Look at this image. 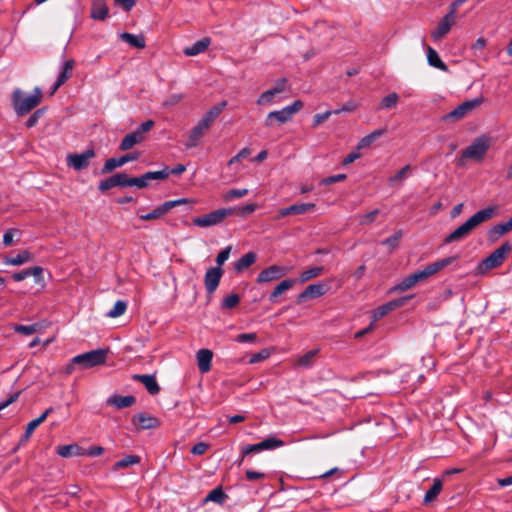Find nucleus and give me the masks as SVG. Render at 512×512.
Returning a JSON list of instances; mask_svg holds the SVG:
<instances>
[{"label": "nucleus", "mask_w": 512, "mask_h": 512, "mask_svg": "<svg viewBox=\"0 0 512 512\" xmlns=\"http://www.w3.org/2000/svg\"><path fill=\"white\" fill-rule=\"evenodd\" d=\"M288 273V268L279 265H271L265 269H263L256 278V282L267 283L273 280L280 279L284 277Z\"/></svg>", "instance_id": "14"}, {"label": "nucleus", "mask_w": 512, "mask_h": 512, "mask_svg": "<svg viewBox=\"0 0 512 512\" xmlns=\"http://www.w3.org/2000/svg\"><path fill=\"white\" fill-rule=\"evenodd\" d=\"M427 61L430 66L440 69L441 71L447 72L448 66L440 59L437 51L432 47L428 46L426 49Z\"/></svg>", "instance_id": "34"}, {"label": "nucleus", "mask_w": 512, "mask_h": 512, "mask_svg": "<svg viewBox=\"0 0 512 512\" xmlns=\"http://www.w3.org/2000/svg\"><path fill=\"white\" fill-rule=\"evenodd\" d=\"M410 168H411L410 165L404 166L394 176L389 178V184L392 185L396 181L403 180L407 176V173L410 170Z\"/></svg>", "instance_id": "58"}, {"label": "nucleus", "mask_w": 512, "mask_h": 512, "mask_svg": "<svg viewBox=\"0 0 512 512\" xmlns=\"http://www.w3.org/2000/svg\"><path fill=\"white\" fill-rule=\"evenodd\" d=\"M57 454L64 458L79 456L84 455V449L78 444L61 445L57 447Z\"/></svg>", "instance_id": "33"}, {"label": "nucleus", "mask_w": 512, "mask_h": 512, "mask_svg": "<svg viewBox=\"0 0 512 512\" xmlns=\"http://www.w3.org/2000/svg\"><path fill=\"white\" fill-rule=\"evenodd\" d=\"M145 137H140L139 133L132 131L126 134L120 142L119 150L120 151H128L133 148L135 145L143 142Z\"/></svg>", "instance_id": "27"}, {"label": "nucleus", "mask_w": 512, "mask_h": 512, "mask_svg": "<svg viewBox=\"0 0 512 512\" xmlns=\"http://www.w3.org/2000/svg\"><path fill=\"white\" fill-rule=\"evenodd\" d=\"M399 96L397 93L393 92L385 96L381 101V108L383 109H392L398 103Z\"/></svg>", "instance_id": "47"}, {"label": "nucleus", "mask_w": 512, "mask_h": 512, "mask_svg": "<svg viewBox=\"0 0 512 512\" xmlns=\"http://www.w3.org/2000/svg\"><path fill=\"white\" fill-rule=\"evenodd\" d=\"M52 411L53 408L50 407L46 409L38 418L30 421L27 424L26 430L21 438V442L27 441L32 436L34 430L46 420V418Z\"/></svg>", "instance_id": "24"}, {"label": "nucleus", "mask_w": 512, "mask_h": 512, "mask_svg": "<svg viewBox=\"0 0 512 512\" xmlns=\"http://www.w3.org/2000/svg\"><path fill=\"white\" fill-rule=\"evenodd\" d=\"M209 129L210 127L200 120L197 123V125L191 130L186 146L188 148L197 146L200 139L205 135V133Z\"/></svg>", "instance_id": "21"}, {"label": "nucleus", "mask_w": 512, "mask_h": 512, "mask_svg": "<svg viewBox=\"0 0 512 512\" xmlns=\"http://www.w3.org/2000/svg\"><path fill=\"white\" fill-rule=\"evenodd\" d=\"M385 132V129H377L362 137L358 142L357 149L360 150L370 146L374 141L384 135Z\"/></svg>", "instance_id": "36"}, {"label": "nucleus", "mask_w": 512, "mask_h": 512, "mask_svg": "<svg viewBox=\"0 0 512 512\" xmlns=\"http://www.w3.org/2000/svg\"><path fill=\"white\" fill-rule=\"evenodd\" d=\"M231 250H232V246L229 245L227 247H225L224 249H222L218 255L216 256V264L217 266L216 267H221L230 257V253H231Z\"/></svg>", "instance_id": "51"}, {"label": "nucleus", "mask_w": 512, "mask_h": 512, "mask_svg": "<svg viewBox=\"0 0 512 512\" xmlns=\"http://www.w3.org/2000/svg\"><path fill=\"white\" fill-rule=\"evenodd\" d=\"M116 186L129 187V176L125 173L114 174Z\"/></svg>", "instance_id": "59"}, {"label": "nucleus", "mask_w": 512, "mask_h": 512, "mask_svg": "<svg viewBox=\"0 0 512 512\" xmlns=\"http://www.w3.org/2000/svg\"><path fill=\"white\" fill-rule=\"evenodd\" d=\"M284 442L281 439L269 437L256 444H248L242 447V459L251 453H260L264 450H273L282 447Z\"/></svg>", "instance_id": "10"}, {"label": "nucleus", "mask_w": 512, "mask_h": 512, "mask_svg": "<svg viewBox=\"0 0 512 512\" xmlns=\"http://www.w3.org/2000/svg\"><path fill=\"white\" fill-rule=\"evenodd\" d=\"M235 212L234 208H221L208 214L193 219V224L198 227H211L218 225Z\"/></svg>", "instance_id": "6"}, {"label": "nucleus", "mask_w": 512, "mask_h": 512, "mask_svg": "<svg viewBox=\"0 0 512 512\" xmlns=\"http://www.w3.org/2000/svg\"><path fill=\"white\" fill-rule=\"evenodd\" d=\"M303 107V103L300 100H295L291 105H288L281 110L271 111L268 113L265 119L266 127H273L274 122L278 124H284L289 122L293 115L300 111Z\"/></svg>", "instance_id": "3"}, {"label": "nucleus", "mask_w": 512, "mask_h": 512, "mask_svg": "<svg viewBox=\"0 0 512 512\" xmlns=\"http://www.w3.org/2000/svg\"><path fill=\"white\" fill-rule=\"evenodd\" d=\"M74 61L72 59L63 63L61 71L57 77L58 85H63L72 75Z\"/></svg>", "instance_id": "39"}, {"label": "nucleus", "mask_w": 512, "mask_h": 512, "mask_svg": "<svg viewBox=\"0 0 512 512\" xmlns=\"http://www.w3.org/2000/svg\"><path fill=\"white\" fill-rule=\"evenodd\" d=\"M346 177H347L346 174H337V175L329 176V177L324 178L321 181V184L330 185V184H333L336 182L343 181L346 179Z\"/></svg>", "instance_id": "63"}, {"label": "nucleus", "mask_w": 512, "mask_h": 512, "mask_svg": "<svg viewBox=\"0 0 512 512\" xmlns=\"http://www.w3.org/2000/svg\"><path fill=\"white\" fill-rule=\"evenodd\" d=\"M127 309V302L118 300L114 304L113 308L107 312V316L110 318H117L125 313Z\"/></svg>", "instance_id": "43"}, {"label": "nucleus", "mask_w": 512, "mask_h": 512, "mask_svg": "<svg viewBox=\"0 0 512 512\" xmlns=\"http://www.w3.org/2000/svg\"><path fill=\"white\" fill-rule=\"evenodd\" d=\"M458 259V256H450L443 259H440L436 262L428 264L424 269L418 270L413 274H410L414 284L423 282L428 279L430 276L436 274L440 270L444 269L448 265L454 263Z\"/></svg>", "instance_id": "5"}, {"label": "nucleus", "mask_w": 512, "mask_h": 512, "mask_svg": "<svg viewBox=\"0 0 512 512\" xmlns=\"http://www.w3.org/2000/svg\"><path fill=\"white\" fill-rule=\"evenodd\" d=\"M20 235V232L16 229H8L3 236V244L5 246H10L13 243L14 235Z\"/></svg>", "instance_id": "62"}, {"label": "nucleus", "mask_w": 512, "mask_h": 512, "mask_svg": "<svg viewBox=\"0 0 512 512\" xmlns=\"http://www.w3.org/2000/svg\"><path fill=\"white\" fill-rule=\"evenodd\" d=\"M210 44L211 39L209 37H204L193 43L191 46L185 47L183 53L186 56H196L205 52Z\"/></svg>", "instance_id": "23"}, {"label": "nucleus", "mask_w": 512, "mask_h": 512, "mask_svg": "<svg viewBox=\"0 0 512 512\" xmlns=\"http://www.w3.org/2000/svg\"><path fill=\"white\" fill-rule=\"evenodd\" d=\"M154 126L153 120H147L143 122L136 130V133L140 134V137H145V133H147Z\"/></svg>", "instance_id": "61"}, {"label": "nucleus", "mask_w": 512, "mask_h": 512, "mask_svg": "<svg viewBox=\"0 0 512 512\" xmlns=\"http://www.w3.org/2000/svg\"><path fill=\"white\" fill-rule=\"evenodd\" d=\"M144 175V179L147 182V186L149 185V182L152 180H164L169 177V167H164L160 171H149L146 172Z\"/></svg>", "instance_id": "40"}, {"label": "nucleus", "mask_w": 512, "mask_h": 512, "mask_svg": "<svg viewBox=\"0 0 512 512\" xmlns=\"http://www.w3.org/2000/svg\"><path fill=\"white\" fill-rule=\"evenodd\" d=\"M228 499V495L225 494L222 487H216L215 489L211 490L207 496L205 497V502L211 501L218 504H224L225 501Z\"/></svg>", "instance_id": "37"}, {"label": "nucleus", "mask_w": 512, "mask_h": 512, "mask_svg": "<svg viewBox=\"0 0 512 512\" xmlns=\"http://www.w3.org/2000/svg\"><path fill=\"white\" fill-rule=\"evenodd\" d=\"M414 286L415 284L413 282L411 275H408L407 277L403 278L398 284L393 286L390 292H404L411 289Z\"/></svg>", "instance_id": "44"}, {"label": "nucleus", "mask_w": 512, "mask_h": 512, "mask_svg": "<svg viewBox=\"0 0 512 512\" xmlns=\"http://www.w3.org/2000/svg\"><path fill=\"white\" fill-rule=\"evenodd\" d=\"M189 202H190V200L186 199V198L166 201V202L162 203L161 205H159L158 207H156L155 209H153L151 212H149L147 214L140 215V219H142V220L158 219V218L162 217L163 215H165L172 208L182 205V204H187Z\"/></svg>", "instance_id": "12"}, {"label": "nucleus", "mask_w": 512, "mask_h": 512, "mask_svg": "<svg viewBox=\"0 0 512 512\" xmlns=\"http://www.w3.org/2000/svg\"><path fill=\"white\" fill-rule=\"evenodd\" d=\"M96 155L93 148H89L82 153H70L66 157V163L68 167L73 168L76 171L86 169L90 165V160Z\"/></svg>", "instance_id": "9"}, {"label": "nucleus", "mask_w": 512, "mask_h": 512, "mask_svg": "<svg viewBox=\"0 0 512 512\" xmlns=\"http://www.w3.org/2000/svg\"><path fill=\"white\" fill-rule=\"evenodd\" d=\"M227 101L223 100L220 103L212 106L200 119L202 122H204L206 125L211 127L212 123L215 119L219 117V115L222 113V111L226 108Z\"/></svg>", "instance_id": "25"}, {"label": "nucleus", "mask_w": 512, "mask_h": 512, "mask_svg": "<svg viewBox=\"0 0 512 512\" xmlns=\"http://www.w3.org/2000/svg\"><path fill=\"white\" fill-rule=\"evenodd\" d=\"M108 349L91 350L73 357V363L81 366L83 369H90L104 364L107 360Z\"/></svg>", "instance_id": "4"}, {"label": "nucleus", "mask_w": 512, "mask_h": 512, "mask_svg": "<svg viewBox=\"0 0 512 512\" xmlns=\"http://www.w3.org/2000/svg\"><path fill=\"white\" fill-rule=\"evenodd\" d=\"M43 93L40 87H35L31 95H26L21 89L12 92L11 103L18 117L25 116L42 101Z\"/></svg>", "instance_id": "2"}, {"label": "nucleus", "mask_w": 512, "mask_h": 512, "mask_svg": "<svg viewBox=\"0 0 512 512\" xmlns=\"http://www.w3.org/2000/svg\"><path fill=\"white\" fill-rule=\"evenodd\" d=\"M402 235V230H397L392 236L383 240L381 244L389 246L391 249H395L398 246L399 240L402 237Z\"/></svg>", "instance_id": "49"}, {"label": "nucleus", "mask_w": 512, "mask_h": 512, "mask_svg": "<svg viewBox=\"0 0 512 512\" xmlns=\"http://www.w3.org/2000/svg\"><path fill=\"white\" fill-rule=\"evenodd\" d=\"M295 283H296V280H294V279H285V280L281 281L274 288V290L270 293V295H269L270 302L276 303L277 297L280 296L281 294L285 293L289 289H291Z\"/></svg>", "instance_id": "32"}, {"label": "nucleus", "mask_w": 512, "mask_h": 512, "mask_svg": "<svg viewBox=\"0 0 512 512\" xmlns=\"http://www.w3.org/2000/svg\"><path fill=\"white\" fill-rule=\"evenodd\" d=\"M248 194V189L246 188H243V189H230L229 191H227L224 195V199L226 201H231L233 199H236V198H241V197H244Z\"/></svg>", "instance_id": "50"}, {"label": "nucleus", "mask_w": 512, "mask_h": 512, "mask_svg": "<svg viewBox=\"0 0 512 512\" xmlns=\"http://www.w3.org/2000/svg\"><path fill=\"white\" fill-rule=\"evenodd\" d=\"M316 205L314 203H302V204H294L286 208H282L278 211V215L276 219H281L283 217L289 215H297L304 214L315 209Z\"/></svg>", "instance_id": "18"}, {"label": "nucleus", "mask_w": 512, "mask_h": 512, "mask_svg": "<svg viewBox=\"0 0 512 512\" xmlns=\"http://www.w3.org/2000/svg\"><path fill=\"white\" fill-rule=\"evenodd\" d=\"M278 95L276 92H274V89L271 88L265 92H263L257 99L258 105H266L273 103L274 97Z\"/></svg>", "instance_id": "48"}, {"label": "nucleus", "mask_w": 512, "mask_h": 512, "mask_svg": "<svg viewBox=\"0 0 512 512\" xmlns=\"http://www.w3.org/2000/svg\"><path fill=\"white\" fill-rule=\"evenodd\" d=\"M443 483L440 479L436 478L433 481L431 488L426 492L423 502L428 504L432 502L441 492Z\"/></svg>", "instance_id": "38"}, {"label": "nucleus", "mask_w": 512, "mask_h": 512, "mask_svg": "<svg viewBox=\"0 0 512 512\" xmlns=\"http://www.w3.org/2000/svg\"><path fill=\"white\" fill-rule=\"evenodd\" d=\"M489 146V139L485 136H480L462 151L461 158L481 160L488 151Z\"/></svg>", "instance_id": "8"}, {"label": "nucleus", "mask_w": 512, "mask_h": 512, "mask_svg": "<svg viewBox=\"0 0 512 512\" xmlns=\"http://www.w3.org/2000/svg\"><path fill=\"white\" fill-rule=\"evenodd\" d=\"M496 207L489 206L482 210L477 211L472 215L466 222L456 228L453 232L444 238V244H450L453 242L460 241L467 237L471 231L476 228L479 224L490 220L496 212Z\"/></svg>", "instance_id": "1"}, {"label": "nucleus", "mask_w": 512, "mask_h": 512, "mask_svg": "<svg viewBox=\"0 0 512 512\" xmlns=\"http://www.w3.org/2000/svg\"><path fill=\"white\" fill-rule=\"evenodd\" d=\"M512 231V217L505 223H501L498 225L493 226L488 231V238L491 241L497 240L500 236L503 234Z\"/></svg>", "instance_id": "31"}, {"label": "nucleus", "mask_w": 512, "mask_h": 512, "mask_svg": "<svg viewBox=\"0 0 512 512\" xmlns=\"http://www.w3.org/2000/svg\"><path fill=\"white\" fill-rule=\"evenodd\" d=\"M132 186L140 189L147 187V182L144 179V175L140 177H129V187Z\"/></svg>", "instance_id": "60"}, {"label": "nucleus", "mask_w": 512, "mask_h": 512, "mask_svg": "<svg viewBox=\"0 0 512 512\" xmlns=\"http://www.w3.org/2000/svg\"><path fill=\"white\" fill-rule=\"evenodd\" d=\"M511 250L512 245L510 242L507 241L503 243L481 262V267L484 270H491L493 268L499 267L505 261Z\"/></svg>", "instance_id": "7"}, {"label": "nucleus", "mask_w": 512, "mask_h": 512, "mask_svg": "<svg viewBox=\"0 0 512 512\" xmlns=\"http://www.w3.org/2000/svg\"><path fill=\"white\" fill-rule=\"evenodd\" d=\"M379 210L378 209H374L364 215H362L359 219V223L360 225H369L371 223H373V221L375 220V217L379 214Z\"/></svg>", "instance_id": "54"}, {"label": "nucleus", "mask_w": 512, "mask_h": 512, "mask_svg": "<svg viewBox=\"0 0 512 512\" xmlns=\"http://www.w3.org/2000/svg\"><path fill=\"white\" fill-rule=\"evenodd\" d=\"M324 268L322 266L311 267L303 271L299 276V282L305 283L312 278H316L323 273Z\"/></svg>", "instance_id": "41"}, {"label": "nucleus", "mask_w": 512, "mask_h": 512, "mask_svg": "<svg viewBox=\"0 0 512 512\" xmlns=\"http://www.w3.org/2000/svg\"><path fill=\"white\" fill-rule=\"evenodd\" d=\"M240 302V297L238 294H230L223 298L221 302L222 309H232L236 307Z\"/></svg>", "instance_id": "46"}, {"label": "nucleus", "mask_w": 512, "mask_h": 512, "mask_svg": "<svg viewBox=\"0 0 512 512\" xmlns=\"http://www.w3.org/2000/svg\"><path fill=\"white\" fill-rule=\"evenodd\" d=\"M132 379L141 382L151 395H157L160 392V386L158 385L154 375L135 374L132 376Z\"/></svg>", "instance_id": "20"}, {"label": "nucleus", "mask_w": 512, "mask_h": 512, "mask_svg": "<svg viewBox=\"0 0 512 512\" xmlns=\"http://www.w3.org/2000/svg\"><path fill=\"white\" fill-rule=\"evenodd\" d=\"M257 255L255 252H248L240 257L233 265L236 273H241L255 263Z\"/></svg>", "instance_id": "29"}, {"label": "nucleus", "mask_w": 512, "mask_h": 512, "mask_svg": "<svg viewBox=\"0 0 512 512\" xmlns=\"http://www.w3.org/2000/svg\"><path fill=\"white\" fill-rule=\"evenodd\" d=\"M114 187H116L114 175L110 176L107 179H104V180L100 181V183L98 185V189L100 191H102V192L107 191V190H109L111 188H114Z\"/></svg>", "instance_id": "55"}, {"label": "nucleus", "mask_w": 512, "mask_h": 512, "mask_svg": "<svg viewBox=\"0 0 512 512\" xmlns=\"http://www.w3.org/2000/svg\"><path fill=\"white\" fill-rule=\"evenodd\" d=\"M120 38L124 42L138 49H143L146 46L145 38L142 35H134L128 32H124L120 34Z\"/></svg>", "instance_id": "35"}, {"label": "nucleus", "mask_w": 512, "mask_h": 512, "mask_svg": "<svg viewBox=\"0 0 512 512\" xmlns=\"http://www.w3.org/2000/svg\"><path fill=\"white\" fill-rule=\"evenodd\" d=\"M391 311H392V309H391L390 305L388 304V302L379 306L373 312V316H372L373 321L380 320L381 318H383L385 315H387Z\"/></svg>", "instance_id": "52"}, {"label": "nucleus", "mask_w": 512, "mask_h": 512, "mask_svg": "<svg viewBox=\"0 0 512 512\" xmlns=\"http://www.w3.org/2000/svg\"><path fill=\"white\" fill-rule=\"evenodd\" d=\"M317 353V349L308 351L298 359L297 365L305 368L311 367L313 364V359L317 355Z\"/></svg>", "instance_id": "45"}, {"label": "nucleus", "mask_w": 512, "mask_h": 512, "mask_svg": "<svg viewBox=\"0 0 512 512\" xmlns=\"http://www.w3.org/2000/svg\"><path fill=\"white\" fill-rule=\"evenodd\" d=\"M332 113H333V111H326L324 113H319V114L314 115V117H313V125L314 126L320 125L321 123L326 121L330 117V115Z\"/></svg>", "instance_id": "64"}, {"label": "nucleus", "mask_w": 512, "mask_h": 512, "mask_svg": "<svg viewBox=\"0 0 512 512\" xmlns=\"http://www.w3.org/2000/svg\"><path fill=\"white\" fill-rule=\"evenodd\" d=\"M197 365L202 373H207L211 369V362L213 358V353L209 349H200L197 354Z\"/></svg>", "instance_id": "22"}, {"label": "nucleus", "mask_w": 512, "mask_h": 512, "mask_svg": "<svg viewBox=\"0 0 512 512\" xmlns=\"http://www.w3.org/2000/svg\"><path fill=\"white\" fill-rule=\"evenodd\" d=\"M44 114H45V108H40V109H37L36 111H34L33 114L26 121V127L27 128L34 127L38 123L39 119Z\"/></svg>", "instance_id": "53"}, {"label": "nucleus", "mask_w": 512, "mask_h": 512, "mask_svg": "<svg viewBox=\"0 0 512 512\" xmlns=\"http://www.w3.org/2000/svg\"><path fill=\"white\" fill-rule=\"evenodd\" d=\"M223 275L221 267H211L207 269L204 276V285L208 294H213L219 286L220 280Z\"/></svg>", "instance_id": "15"}, {"label": "nucleus", "mask_w": 512, "mask_h": 512, "mask_svg": "<svg viewBox=\"0 0 512 512\" xmlns=\"http://www.w3.org/2000/svg\"><path fill=\"white\" fill-rule=\"evenodd\" d=\"M108 11L105 0H94L91 7V18L95 20H105Z\"/></svg>", "instance_id": "30"}, {"label": "nucleus", "mask_w": 512, "mask_h": 512, "mask_svg": "<svg viewBox=\"0 0 512 512\" xmlns=\"http://www.w3.org/2000/svg\"><path fill=\"white\" fill-rule=\"evenodd\" d=\"M139 462H140V457L139 456H137V455H127L123 459L117 461L114 464L113 469L114 470H119V469H122V468H126L128 466L137 464Z\"/></svg>", "instance_id": "42"}, {"label": "nucleus", "mask_w": 512, "mask_h": 512, "mask_svg": "<svg viewBox=\"0 0 512 512\" xmlns=\"http://www.w3.org/2000/svg\"><path fill=\"white\" fill-rule=\"evenodd\" d=\"M329 289L327 283L319 282L308 285L303 292L298 295L297 302L301 303L307 299L318 298L324 295Z\"/></svg>", "instance_id": "16"}, {"label": "nucleus", "mask_w": 512, "mask_h": 512, "mask_svg": "<svg viewBox=\"0 0 512 512\" xmlns=\"http://www.w3.org/2000/svg\"><path fill=\"white\" fill-rule=\"evenodd\" d=\"M238 343H254L257 340L256 333H242L235 339Z\"/></svg>", "instance_id": "56"}, {"label": "nucleus", "mask_w": 512, "mask_h": 512, "mask_svg": "<svg viewBox=\"0 0 512 512\" xmlns=\"http://www.w3.org/2000/svg\"><path fill=\"white\" fill-rule=\"evenodd\" d=\"M136 398L132 395H112L108 398L107 404L110 406H114L117 409H123L132 406L135 404Z\"/></svg>", "instance_id": "26"}, {"label": "nucleus", "mask_w": 512, "mask_h": 512, "mask_svg": "<svg viewBox=\"0 0 512 512\" xmlns=\"http://www.w3.org/2000/svg\"><path fill=\"white\" fill-rule=\"evenodd\" d=\"M30 276L34 278L36 283H41L43 281V268L40 266H34L19 272H15L13 273L12 278L14 281L20 282Z\"/></svg>", "instance_id": "19"}, {"label": "nucleus", "mask_w": 512, "mask_h": 512, "mask_svg": "<svg viewBox=\"0 0 512 512\" xmlns=\"http://www.w3.org/2000/svg\"><path fill=\"white\" fill-rule=\"evenodd\" d=\"M116 168H118L117 158H109L104 163V165H103V167L101 169V173L102 174H108V173H110L111 171H113Z\"/></svg>", "instance_id": "57"}, {"label": "nucleus", "mask_w": 512, "mask_h": 512, "mask_svg": "<svg viewBox=\"0 0 512 512\" xmlns=\"http://www.w3.org/2000/svg\"><path fill=\"white\" fill-rule=\"evenodd\" d=\"M33 258L34 256L31 252H29L28 250H23L19 252L16 256L5 257L3 263L6 265L20 266L32 261Z\"/></svg>", "instance_id": "28"}, {"label": "nucleus", "mask_w": 512, "mask_h": 512, "mask_svg": "<svg viewBox=\"0 0 512 512\" xmlns=\"http://www.w3.org/2000/svg\"><path fill=\"white\" fill-rule=\"evenodd\" d=\"M482 98H474L471 100L464 101L453 109L450 113L444 116L445 120L452 119L454 121L461 120L466 114L471 112L473 109L478 107L482 103Z\"/></svg>", "instance_id": "13"}, {"label": "nucleus", "mask_w": 512, "mask_h": 512, "mask_svg": "<svg viewBox=\"0 0 512 512\" xmlns=\"http://www.w3.org/2000/svg\"><path fill=\"white\" fill-rule=\"evenodd\" d=\"M456 5L457 3L452 4L450 11L442 18L437 28L432 32L431 36L435 41L444 37L454 25L456 19Z\"/></svg>", "instance_id": "11"}, {"label": "nucleus", "mask_w": 512, "mask_h": 512, "mask_svg": "<svg viewBox=\"0 0 512 512\" xmlns=\"http://www.w3.org/2000/svg\"><path fill=\"white\" fill-rule=\"evenodd\" d=\"M132 423L136 426L137 430L155 429L160 425L158 418L144 412L134 415Z\"/></svg>", "instance_id": "17"}]
</instances>
